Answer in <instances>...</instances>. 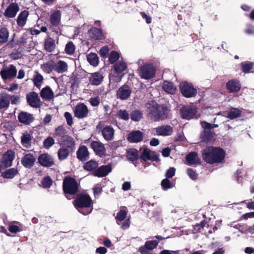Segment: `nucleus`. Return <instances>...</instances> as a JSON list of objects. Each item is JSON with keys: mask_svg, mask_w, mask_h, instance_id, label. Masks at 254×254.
<instances>
[{"mask_svg": "<svg viewBox=\"0 0 254 254\" xmlns=\"http://www.w3.org/2000/svg\"><path fill=\"white\" fill-rule=\"evenodd\" d=\"M225 156V150L220 147L207 146L202 151L203 160L209 164L222 162Z\"/></svg>", "mask_w": 254, "mask_h": 254, "instance_id": "nucleus-1", "label": "nucleus"}, {"mask_svg": "<svg viewBox=\"0 0 254 254\" xmlns=\"http://www.w3.org/2000/svg\"><path fill=\"white\" fill-rule=\"evenodd\" d=\"M148 116L154 122L163 121L168 118L169 109L165 104H159L151 101L146 104Z\"/></svg>", "mask_w": 254, "mask_h": 254, "instance_id": "nucleus-2", "label": "nucleus"}, {"mask_svg": "<svg viewBox=\"0 0 254 254\" xmlns=\"http://www.w3.org/2000/svg\"><path fill=\"white\" fill-rule=\"evenodd\" d=\"M72 203L75 208L84 215L90 214L92 211V199L87 193L76 194Z\"/></svg>", "mask_w": 254, "mask_h": 254, "instance_id": "nucleus-3", "label": "nucleus"}, {"mask_svg": "<svg viewBox=\"0 0 254 254\" xmlns=\"http://www.w3.org/2000/svg\"><path fill=\"white\" fill-rule=\"evenodd\" d=\"M80 184L75 178L66 176L63 182V190L64 196L68 200L74 198L79 191Z\"/></svg>", "mask_w": 254, "mask_h": 254, "instance_id": "nucleus-4", "label": "nucleus"}, {"mask_svg": "<svg viewBox=\"0 0 254 254\" xmlns=\"http://www.w3.org/2000/svg\"><path fill=\"white\" fill-rule=\"evenodd\" d=\"M156 71V67L151 64H144L138 69V73L141 78L146 80L153 78Z\"/></svg>", "mask_w": 254, "mask_h": 254, "instance_id": "nucleus-5", "label": "nucleus"}, {"mask_svg": "<svg viewBox=\"0 0 254 254\" xmlns=\"http://www.w3.org/2000/svg\"><path fill=\"white\" fill-rule=\"evenodd\" d=\"M98 132H101L103 138L107 141L112 140L114 138L115 130L111 126H105L104 123L100 121L96 127Z\"/></svg>", "mask_w": 254, "mask_h": 254, "instance_id": "nucleus-6", "label": "nucleus"}, {"mask_svg": "<svg viewBox=\"0 0 254 254\" xmlns=\"http://www.w3.org/2000/svg\"><path fill=\"white\" fill-rule=\"evenodd\" d=\"M179 88L182 95L186 98L194 97L197 94V90L192 84L186 81L180 83Z\"/></svg>", "mask_w": 254, "mask_h": 254, "instance_id": "nucleus-7", "label": "nucleus"}, {"mask_svg": "<svg viewBox=\"0 0 254 254\" xmlns=\"http://www.w3.org/2000/svg\"><path fill=\"white\" fill-rule=\"evenodd\" d=\"M15 158V152L11 149L7 150L0 159V168L4 170L12 166Z\"/></svg>", "mask_w": 254, "mask_h": 254, "instance_id": "nucleus-8", "label": "nucleus"}, {"mask_svg": "<svg viewBox=\"0 0 254 254\" xmlns=\"http://www.w3.org/2000/svg\"><path fill=\"white\" fill-rule=\"evenodd\" d=\"M197 109L191 105L185 106L180 109L181 117L183 119L190 120L196 116Z\"/></svg>", "mask_w": 254, "mask_h": 254, "instance_id": "nucleus-9", "label": "nucleus"}, {"mask_svg": "<svg viewBox=\"0 0 254 254\" xmlns=\"http://www.w3.org/2000/svg\"><path fill=\"white\" fill-rule=\"evenodd\" d=\"M17 69L13 64L4 67L0 71V75L3 80L11 79L17 74Z\"/></svg>", "mask_w": 254, "mask_h": 254, "instance_id": "nucleus-10", "label": "nucleus"}, {"mask_svg": "<svg viewBox=\"0 0 254 254\" xmlns=\"http://www.w3.org/2000/svg\"><path fill=\"white\" fill-rule=\"evenodd\" d=\"M27 103L31 107L39 108L42 106V102L37 93L32 91L26 95Z\"/></svg>", "mask_w": 254, "mask_h": 254, "instance_id": "nucleus-11", "label": "nucleus"}, {"mask_svg": "<svg viewBox=\"0 0 254 254\" xmlns=\"http://www.w3.org/2000/svg\"><path fill=\"white\" fill-rule=\"evenodd\" d=\"M131 92V88L127 84H125L117 90V98L122 100H127L129 98Z\"/></svg>", "mask_w": 254, "mask_h": 254, "instance_id": "nucleus-12", "label": "nucleus"}, {"mask_svg": "<svg viewBox=\"0 0 254 254\" xmlns=\"http://www.w3.org/2000/svg\"><path fill=\"white\" fill-rule=\"evenodd\" d=\"M88 109L83 103H78L74 110V116L78 119H83L87 117Z\"/></svg>", "mask_w": 254, "mask_h": 254, "instance_id": "nucleus-13", "label": "nucleus"}, {"mask_svg": "<svg viewBox=\"0 0 254 254\" xmlns=\"http://www.w3.org/2000/svg\"><path fill=\"white\" fill-rule=\"evenodd\" d=\"M90 147L93 149L94 153L99 156L102 157L105 155L106 148L103 143L98 141H92Z\"/></svg>", "mask_w": 254, "mask_h": 254, "instance_id": "nucleus-14", "label": "nucleus"}, {"mask_svg": "<svg viewBox=\"0 0 254 254\" xmlns=\"http://www.w3.org/2000/svg\"><path fill=\"white\" fill-rule=\"evenodd\" d=\"M226 88L230 93H237L241 90V84L238 79H230L226 83Z\"/></svg>", "mask_w": 254, "mask_h": 254, "instance_id": "nucleus-15", "label": "nucleus"}, {"mask_svg": "<svg viewBox=\"0 0 254 254\" xmlns=\"http://www.w3.org/2000/svg\"><path fill=\"white\" fill-rule=\"evenodd\" d=\"M159 244V241L158 240H151L147 241L144 245L140 246L138 251L141 254H147L148 251H152L155 249Z\"/></svg>", "mask_w": 254, "mask_h": 254, "instance_id": "nucleus-16", "label": "nucleus"}, {"mask_svg": "<svg viewBox=\"0 0 254 254\" xmlns=\"http://www.w3.org/2000/svg\"><path fill=\"white\" fill-rule=\"evenodd\" d=\"M112 171V167L111 164L107 165H102L97 168L94 172L95 176L102 178L107 176Z\"/></svg>", "mask_w": 254, "mask_h": 254, "instance_id": "nucleus-17", "label": "nucleus"}, {"mask_svg": "<svg viewBox=\"0 0 254 254\" xmlns=\"http://www.w3.org/2000/svg\"><path fill=\"white\" fill-rule=\"evenodd\" d=\"M143 133L140 130H132L127 136V140L130 143H138L142 141Z\"/></svg>", "mask_w": 254, "mask_h": 254, "instance_id": "nucleus-18", "label": "nucleus"}, {"mask_svg": "<svg viewBox=\"0 0 254 254\" xmlns=\"http://www.w3.org/2000/svg\"><path fill=\"white\" fill-rule=\"evenodd\" d=\"M38 160L39 164L44 167H49L54 164L53 158L50 155L47 153L40 155Z\"/></svg>", "mask_w": 254, "mask_h": 254, "instance_id": "nucleus-19", "label": "nucleus"}, {"mask_svg": "<svg viewBox=\"0 0 254 254\" xmlns=\"http://www.w3.org/2000/svg\"><path fill=\"white\" fill-rule=\"evenodd\" d=\"M19 7L16 2H11L7 6L4 13V15L7 18L14 17L18 11Z\"/></svg>", "mask_w": 254, "mask_h": 254, "instance_id": "nucleus-20", "label": "nucleus"}, {"mask_svg": "<svg viewBox=\"0 0 254 254\" xmlns=\"http://www.w3.org/2000/svg\"><path fill=\"white\" fill-rule=\"evenodd\" d=\"M60 145L72 152H74L75 149V143L74 139L68 135L65 136V138L62 139Z\"/></svg>", "mask_w": 254, "mask_h": 254, "instance_id": "nucleus-21", "label": "nucleus"}, {"mask_svg": "<svg viewBox=\"0 0 254 254\" xmlns=\"http://www.w3.org/2000/svg\"><path fill=\"white\" fill-rule=\"evenodd\" d=\"M77 158L81 162H85L89 158V152L85 145L80 146L76 151Z\"/></svg>", "mask_w": 254, "mask_h": 254, "instance_id": "nucleus-22", "label": "nucleus"}, {"mask_svg": "<svg viewBox=\"0 0 254 254\" xmlns=\"http://www.w3.org/2000/svg\"><path fill=\"white\" fill-rule=\"evenodd\" d=\"M18 120L20 123L28 125L34 120V118L32 114L22 111L18 115Z\"/></svg>", "mask_w": 254, "mask_h": 254, "instance_id": "nucleus-23", "label": "nucleus"}, {"mask_svg": "<svg viewBox=\"0 0 254 254\" xmlns=\"http://www.w3.org/2000/svg\"><path fill=\"white\" fill-rule=\"evenodd\" d=\"M0 173L1 176L4 179H11L14 178L17 175H19V171L15 168H11L4 170L0 168Z\"/></svg>", "mask_w": 254, "mask_h": 254, "instance_id": "nucleus-24", "label": "nucleus"}, {"mask_svg": "<svg viewBox=\"0 0 254 254\" xmlns=\"http://www.w3.org/2000/svg\"><path fill=\"white\" fill-rule=\"evenodd\" d=\"M156 134L161 136H169L173 132V127L170 125H162L155 128Z\"/></svg>", "mask_w": 254, "mask_h": 254, "instance_id": "nucleus-25", "label": "nucleus"}, {"mask_svg": "<svg viewBox=\"0 0 254 254\" xmlns=\"http://www.w3.org/2000/svg\"><path fill=\"white\" fill-rule=\"evenodd\" d=\"M35 158L32 154H25L21 159L22 165L27 168H31L34 164Z\"/></svg>", "mask_w": 254, "mask_h": 254, "instance_id": "nucleus-26", "label": "nucleus"}, {"mask_svg": "<svg viewBox=\"0 0 254 254\" xmlns=\"http://www.w3.org/2000/svg\"><path fill=\"white\" fill-rule=\"evenodd\" d=\"M104 76L100 72H95L91 74L89 77L90 83L92 85H99L103 81Z\"/></svg>", "mask_w": 254, "mask_h": 254, "instance_id": "nucleus-27", "label": "nucleus"}, {"mask_svg": "<svg viewBox=\"0 0 254 254\" xmlns=\"http://www.w3.org/2000/svg\"><path fill=\"white\" fill-rule=\"evenodd\" d=\"M186 159L190 165H199L201 163L200 158L198 157L197 153L196 152L189 153L187 155Z\"/></svg>", "mask_w": 254, "mask_h": 254, "instance_id": "nucleus-28", "label": "nucleus"}, {"mask_svg": "<svg viewBox=\"0 0 254 254\" xmlns=\"http://www.w3.org/2000/svg\"><path fill=\"white\" fill-rule=\"evenodd\" d=\"M40 95L43 99L48 101L53 99L54 97L53 91L48 86L42 89L40 92Z\"/></svg>", "mask_w": 254, "mask_h": 254, "instance_id": "nucleus-29", "label": "nucleus"}, {"mask_svg": "<svg viewBox=\"0 0 254 254\" xmlns=\"http://www.w3.org/2000/svg\"><path fill=\"white\" fill-rule=\"evenodd\" d=\"M29 14V12L27 10L20 12L16 19L17 24L19 27H22L26 24Z\"/></svg>", "mask_w": 254, "mask_h": 254, "instance_id": "nucleus-30", "label": "nucleus"}, {"mask_svg": "<svg viewBox=\"0 0 254 254\" xmlns=\"http://www.w3.org/2000/svg\"><path fill=\"white\" fill-rule=\"evenodd\" d=\"M56 47V45L55 39L50 37L45 39L44 48L46 52L52 53L55 50Z\"/></svg>", "mask_w": 254, "mask_h": 254, "instance_id": "nucleus-31", "label": "nucleus"}, {"mask_svg": "<svg viewBox=\"0 0 254 254\" xmlns=\"http://www.w3.org/2000/svg\"><path fill=\"white\" fill-rule=\"evenodd\" d=\"M9 94L6 92H2L0 94V110L7 109L10 104L9 100Z\"/></svg>", "mask_w": 254, "mask_h": 254, "instance_id": "nucleus-32", "label": "nucleus"}, {"mask_svg": "<svg viewBox=\"0 0 254 254\" xmlns=\"http://www.w3.org/2000/svg\"><path fill=\"white\" fill-rule=\"evenodd\" d=\"M126 158L131 162L137 161L139 158L138 151L134 148H130L127 150Z\"/></svg>", "mask_w": 254, "mask_h": 254, "instance_id": "nucleus-33", "label": "nucleus"}, {"mask_svg": "<svg viewBox=\"0 0 254 254\" xmlns=\"http://www.w3.org/2000/svg\"><path fill=\"white\" fill-rule=\"evenodd\" d=\"M90 37L95 40H101L103 38L102 31L101 29L92 27L88 31Z\"/></svg>", "mask_w": 254, "mask_h": 254, "instance_id": "nucleus-34", "label": "nucleus"}, {"mask_svg": "<svg viewBox=\"0 0 254 254\" xmlns=\"http://www.w3.org/2000/svg\"><path fill=\"white\" fill-rule=\"evenodd\" d=\"M61 14L60 10L54 11L50 16V22L53 26H57L61 21Z\"/></svg>", "mask_w": 254, "mask_h": 254, "instance_id": "nucleus-35", "label": "nucleus"}, {"mask_svg": "<svg viewBox=\"0 0 254 254\" xmlns=\"http://www.w3.org/2000/svg\"><path fill=\"white\" fill-rule=\"evenodd\" d=\"M162 89L165 92L171 94H175L177 90L173 83L168 81H164Z\"/></svg>", "mask_w": 254, "mask_h": 254, "instance_id": "nucleus-36", "label": "nucleus"}, {"mask_svg": "<svg viewBox=\"0 0 254 254\" xmlns=\"http://www.w3.org/2000/svg\"><path fill=\"white\" fill-rule=\"evenodd\" d=\"M32 81L35 86L40 89L44 81L43 76L38 71H35V74L33 76Z\"/></svg>", "mask_w": 254, "mask_h": 254, "instance_id": "nucleus-37", "label": "nucleus"}, {"mask_svg": "<svg viewBox=\"0 0 254 254\" xmlns=\"http://www.w3.org/2000/svg\"><path fill=\"white\" fill-rule=\"evenodd\" d=\"M72 153L67 148L64 147H61L58 151V159L60 161H63L67 158L69 154Z\"/></svg>", "mask_w": 254, "mask_h": 254, "instance_id": "nucleus-38", "label": "nucleus"}, {"mask_svg": "<svg viewBox=\"0 0 254 254\" xmlns=\"http://www.w3.org/2000/svg\"><path fill=\"white\" fill-rule=\"evenodd\" d=\"M32 138V136L30 133L26 132L23 134L21 137V144L23 146L29 148L31 145Z\"/></svg>", "mask_w": 254, "mask_h": 254, "instance_id": "nucleus-39", "label": "nucleus"}, {"mask_svg": "<svg viewBox=\"0 0 254 254\" xmlns=\"http://www.w3.org/2000/svg\"><path fill=\"white\" fill-rule=\"evenodd\" d=\"M9 31L6 27L0 28V44L6 43L9 37Z\"/></svg>", "mask_w": 254, "mask_h": 254, "instance_id": "nucleus-40", "label": "nucleus"}, {"mask_svg": "<svg viewBox=\"0 0 254 254\" xmlns=\"http://www.w3.org/2000/svg\"><path fill=\"white\" fill-rule=\"evenodd\" d=\"M114 68L115 72L119 74L127 68V64L125 62L119 61L115 64Z\"/></svg>", "mask_w": 254, "mask_h": 254, "instance_id": "nucleus-41", "label": "nucleus"}, {"mask_svg": "<svg viewBox=\"0 0 254 254\" xmlns=\"http://www.w3.org/2000/svg\"><path fill=\"white\" fill-rule=\"evenodd\" d=\"M213 133L211 130H204L201 133L200 138L202 141L208 142L213 139Z\"/></svg>", "mask_w": 254, "mask_h": 254, "instance_id": "nucleus-42", "label": "nucleus"}, {"mask_svg": "<svg viewBox=\"0 0 254 254\" xmlns=\"http://www.w3.org/2000/svg\"><path fill=\"white\" fill-rule=\"evenodd\" d=\"M98 163L97 161L91 160L84 163L83 167V169L88 171H94L97 169Z\"/></svg>", "mask_w": 254, "mask_h": 254, "instance_id": "nucleus-43", "label": "nucleus"}, {"mask_svg": "<svg viewBox=\"0 0 254 254\" xmlns=\"http://www.w3.org/2000/svg\"><path fill=\"white\" fill-rule=\"evenodd\" d=\"M16 223L18 225L10 224L8 228L9 231L12 234H16L25 229V227L22 224L18 222H16Z\"/></svg>", "mask_w": 254, "mask_h": 254, "instance_id": "nucleus-44", "label": "nucleus"}, {"mask_svg": "<svg viewBox=\"0 0 254 254\" xmlns=\"http://www.w3.org/2000/svg\"><path fill=\"white\" fill-rule=\"evenodd\" d=\"M87 60L90 64L93 66H96L99 64V58L96 53H90L87 55Z\"/></svg>", "mask_w": 254, "mask_h": 254, "instance_id": "nucleus-45", "label": "nucleus"}, {"mask_svg": "<svg viewBox=\"0 0 254 254\" xmlns=\"http://www.w3.org/2000/svg\"><path fill=\"white\" fill-rule=\"evenodd\" d=\"M55 65L54 62L52 61H49L44 64L41 65V68L43 71L46 73H50L53 69Z\"/></svg>", "mask_w": 254, "mask_h": 254, "instance_id": "nucleus-46", "label": "nucleus"}, {"mask_svg": "<svg viewBox=\"0 0 254 254\" xmlns=\"http://www.w3.org/2000/svg\"><path fill=\"white\" fill-rule=\"evenodd\" d=\"M55 70L58 73H63L67 70V64L64 61H59L56 65Z\"/></svg>", "mask_w": 254, "mask_h": 254, "instance_id": "nucleus-47", "label": "nucleus"}, {"mask_svg": "<svg viewBox=\"0 0 254 254\" xmlns=\"http://www.w3.org/2000/svg\"><path fill=\"white\" fill-rule=\"evenodd\" d=\"M242 112L237 108H232L227 114V117L231 119L234 120L239 117L241 115Z\"/></svg>", "mask_w": 254, "mask_h": 254, "instance_id": "nucleus-48", "label": "nucleus"}, {"mask_svg": "<svg viewBox=\"0 0 254 254\" xmlns=\"http://www.w3.org/2000/svg\"><path fill=\"white\" fill-rule=\"evenodd\" d=\"M130 116L131 120L134 122H139L143 118V114L140 111L135 110L131 112Z\"/></svg>", "mask_w": 254, "mask_h": 254, "instance_id": "nucleus-49", "label": "nucleus"}, {"mask_svg": "<svg viewBox=\"0 0 254 254\" xmlns=\"http://www.w3.org/2000/svg\"><path fill=\"white\" fill-rule=\"evenodd\" d=\"M65 129L64 128L63 126H58L56 128L54 136L55 137H61L62 139L65 138Z\"/></svg>", "mask_w": 254, "mask_h": 254, "instance_id": "nucleus-50", "label": "nucleus"}, {"mask_svg": "<svg viewBox=\"0 0 254 254\" xmlns=\"http://www.w3.org/2000/svg\"><path fill=\"white\" fill-rule=\"evenodd\" d=\"M120 58L119 53L116 51H112L110 52L109 56V61L110 64H113L116 62Z\"/></svg>", "mask_w": 254, "mask_h": 254, "instance_id": "nucleus-51", "label": "nucleus"}, {"mask_svg": "<svg viewBox=\"0 0 254 254\" xmlns=\"http://www.w3.org/2000/svg\"><path fill=\"white\" fill-rule=\"evenodd\" d=\"M75 50V45L73 42H69L65 45L64 51L67 55H72L74 54Z\"/></svg>", "mask_w": 254, "mask_h": 254, "instance_id": "nucleus-52", "label": "nucleus"}, {"mask_svg": "<svg viewBox=\"0 0 254 254\" xmlns=\"http://www.w3.org/2000/svg\"><path fill=\"white\" fill-rule=\"evenodd\" d=\"M150 153H151V151L147 148H145L139 156V158L144 161L150 160Z\"/></svg>", "mask_w": 254, "mask_h": 254, "instance_id": "nucleus-53", "label": "nucleus"}, {"mask_svg": "<svg viewBox=\"0 0 254 254\" xmlns=\"http://www.w3.org/2000/svg\"><path fill=\"white\" fill-rule=\"evenodd\" d=\"M241 64L242 70L245 73L249 72L253 66V63L250 62H242Z\"/></svg>", "mask_w": 254, "mask_h": 254, "instance_id": "nucleus-54", "label": "nucleus"}, {"mask_svg": "<svg viewBox=\"0 0 254 254\" xmlns=\"http://www.w3.org/2000/svg\"><path fill=\"white\" fill-rule=\"evenodd\" d=\"M55 144V140L52 137L49 136L43 141V146L46 149H49Z\"/></svg>", "mask_w": 254, "mask_h": 254, "instance_id": "nucleus-55", "label": "nucleus"}, {"mask_svg": "<svg viewBox=\"0 0 254 254\" xmlns=\"http://www.w3.org/2000/svg\"><path fill=\"white\" fill-rule=\"evenodd\" d=\"M127 216V211L126 210L122 209L117 213L116 217L117 222L122 221L125 219Z\"/></svg>", "mask_w": 254, "mask_h": 254, "instance_id": "nucleus-56", "label": "nucleus"}, {"mask_svg": "<svg viewBox=\"0 0 254 254\" xmlns=\"http://www.w3.org/2000/svg\"><path fill=\"white\" fill-rule=\"evenodd\" d=\"M117 116L125 121H127L129 119V114L126 110H120L117 113Z\"/></svg>", "mask_w": 254, "mask_h": 254, "instance_id": "nucleus-57", "label": "nucleus"}, {"mask_svg": "<svg viewBox=\"0 0 254 254\" xmlns=\"http://www.w3.org/2000/svg\"><path fill=\"white\" fill-rule=\"evenodd\" d=\"M161 185L163 190H167L173 187L171 182L168 178L162 180L161 183Z\"/></svg>", "mask_w": 254, "mask_h": 254, "instance_id": "nucleus-58", "label": "nucleus"}, {"mask_svg": "<svg viewBox=\"0 0 254 254\" xmlns=\"http://www.w3.org/2000/svg\"><path fill=\"white\" fill-rule=\"evenodd\" d=\"M53 181L50 177H45L42 181V185L44 188H49L52 185Z\"/></svg>", "mask_w": 254, "mask_h": 254, "instance_id": "nucleus-59", "label": "nucleus"}, {"mask_svg": "<svg viewBox=\"0 0 254 254\" xmlns=\"http://www.w3.org/2000/svg\"><path fill=\"white\" fill-rule=\"evenodd\" d=\"M109 48L108 46H105L101 48L99 51L100 56L104 59L106 58L109 54Z\"/></svg>", "mask_w": 254, "mask_h": 254, "instance_id": "nucleus-60", "label": "nucleus"}, {"mask_svg": "<svg viewBox=\"0 0 254 254\" xmlns=\"http://www.w3.org/2000/svg\"><path fill=\"white\" fill-rule=\"evenodd\" d=\"M9 101H10L11 104L12 105H17L20 102V96L19 95H10L9 94Z\"/></svg>", "mask_w": 254, "mask_h": 254, "instance_id": "nucleus-61", "label": "nucleus"}, {"mask_svg": "<svg viewBox=\"0 0 254 254\" xmlns=\"http://www.w3.org/2000/svg\"><path fill=\"white\" fill-rule=\"evenodd\" d=\"M27 34L26 33H23L17 41V44L19 46H23L27 43Z\"/></svg>", "mask_w": 254, "mask_h": 254, "instance_id": "nucleus-62", "label": "nucleus"}, {"mask_svg": "<svg viewBox=\"0 0 254 254\" xmlns=\"http://www.w3.org/2000/svg\"><path fill=\"white\" fill-rule=\"evenodd\" d=\"M187 174L192 180H196L198 177V175L196 173L195 171L191 168H188L187 169Z\"/></svg>", "mask_w": 254, "mask_h": 254, "instance_id": "nucleus-63", "label": "nucleus"}, {"mask_svg": "<svg viewBox=\"0 0 254 254\" xmlns=\"http://www.w3.org/2000/svg\"><path fill=\"white\" fill-rule=\"evenodd\" d=\"M64 117L66 119L67 125L69 126H71L73 124V119L71 114L68 112H66L64 114Z\"/></svg>", "mask_w": 254, "mask_h": 254, "instance_id": "nucleus-64", "label": "nucleus"}]
</instances>
